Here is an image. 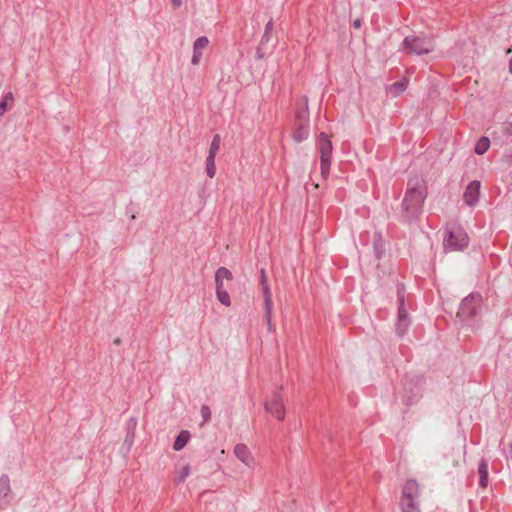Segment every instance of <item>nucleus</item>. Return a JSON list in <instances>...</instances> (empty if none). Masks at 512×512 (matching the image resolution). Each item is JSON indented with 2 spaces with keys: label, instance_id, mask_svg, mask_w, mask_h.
Here are the masks:
<instances>
[{
  "label": "nucleus",
  "instance_id": "nucleus-1",
  "mask_svg": "<svg viewBox=\"0 0 512 512\" xmlns=\"http://www.w3.org/2000/svg\"><path fill=\"white\" fill-rule=\"evenodd\" d=\"M426 197V184L417 178L409 179L397 214L398 222L408 227L417 226L423 214V206Z\"/></svg>",
  "mask_w": 512,
  "mask_h": 512
},
{
  "label": "nucleus",
  "instance_id": "nucleus-2",
  "mask_svg": "<svg viewBox=\"0 0 512 512\" xmlns=\"http://www.w3.org/2000/svg\"><path fill=\"white\" fill-rule=\"evenodd\" d=\"M434 49V37L423 33L406 36L402 42V50L409 55H425L433 52Z\"/></svg>",
  "mask_w": 512,
  "mask_h": 512
},
{
  "label": "nucleus",
  "instance_id": "nucleus-3",
  "mask_svg": "<svg viewBox=\"0 0 512 512\" xmlns=\"http://www.w3.org/2000/svg\"><path fill=\"white\" fill-rule=\"evenodd\" d=\"M482 301V295L478 292L466 296L460 303L457 318L467 325L474 323L480 314Z\"/></svg>",
  "mask_w": 512,
  "mask_h": 512
},
{
  "label": "nucleus",
  "instance_id": "nucleus-4",
  "mask_svg": "<svg viewBox=\"0 0 512 512\" xmlns=\"http://www.w3.org/2000/svg\"><path fill=\"white\" fill-rule=\"evenodd\" d=\"M419 485L415 479L407 480L402 487L400 507L402 512H421Z\"/></svg>",
  "mask_w": 512,
  "mask_h": 512
},
{
  "label": "nucleus",
  "instance_id": "nucleus-5",
  "mask_svg": "<svg viewBox=\"0 0 512 512\" xmlns=\"http://www.w3.org/2000/svg\"><path fill=\"white\" fill-rule=\"evenodd\" d=\"M469 245V237L461 226L446 228L443 246L446 251H462Z\"/></svg>",
  "mask_w": 512,
  "mask_h": 512
},
{
  "label": "nucleus",
  "instance_id": "nucleus-6",
  "mask_svg": "<svg viewBox=\"0 0 512 512\" xmlns=\"http://www.w3.org/2000/svg\"><path fill=\"white\" fill-rule=\"evenodd\" d=\"M406 289L402 283L397 284V320H396V333L398 336L403 337L411 324L408 310L405 304Z\"/></svg>",
  "mask_w": 512,
  "mask_h": 512
},
{
  "label": "nucleus",
  "instance_id": "nucleus-7",
  "mask_svg": "<svg viewBox=\"0 0 512 512\" xmlns=\"http://www.w3.org/2000/svg\"><path fill=\"white\" fill-rule=\"evenodd\" d=\"M317 147L320 152V171L324 180H327L330 174L333 146L329 136L321 132L317 139Z\"/></svg>",
  "mask_w": 512,
  "mask_h": 512
},
{
  "label": "nucleus",
  "instance_id": "nucleus-8",
  "mask_svg": "<svg viewBox=\"0 0 512 512\" xmlns=\"http://www.w3.org/2000/svg\"><path fill=\"white\" fill-rule=\"evenodd\" d=\"M260 286L263 293L264 298V318L268 327V330L271 332L274 330L271 318H272V308H273V302H272V295L270 291V287L267 280L266 271L264 268L260 270Z\"/></svg>",
  "mask_w": 512,
  "mask_h": 512
},
{
  "label": "nucleus",
  "instance_id": "nucleus-9",
  "mask_svg": "<svg viewBox=\"0 0 512 512\" xmlns=\"http://www.w3.org/2000/svg\"><path fill=\"white\" fill-rule=\"evenodd\" d=\"M265 410L267 413L272 414L278 420L284 419L285 407L283 404L282 395L279 391H274L271 398L265 402Z\"/></svg>",
  "mask_w": 512,
  "mask_h": 512
},
{
  "label": "nucleus",
  "instance_id": "nucleus-10",
  "mask_svg": "<svg viewBox=\"0 0 512 512\" xmlns=\"http://www.w3.org/2000/svg\"><path fill=\"white\" fill-rule=\"evenodd\" d=\"M309 136V119L306 111L296 114V128L293 132V140L300 143Z\"/></svg>",
  "mask_w": 512,
  "mask_h": 512
},
{
  "label": "nucleus",
  "instance_id": "nucleus-11",
  "mask_svg": "<svg viewBox=\"0 0 512 512\" xmlns=\"http://www.w3.org/2000/svg\"><path fill=\"white\" fill-rule=\"evenodd\" d=\"M481 183L478 180L471 181L465 188L463 193V201L469 206L473 207L479 202Z\"/></svg>",
  "mask_w": 512,
  "mask_h": 512
},
{
  "label": "nucleus",
  "instance_id": "nucleus-12",
  "mask_svg": "<svg viewBox=\"0 0 512 512\" xmlns=\"http://www.w3.org/2000/svg\"><path fill=\"white\" fill-rule=\"evenodd\" d=\"M137 426V420L134 417H131L126 422V435L124 442L121 446V451L125 454H128L133 446L135 439V431Z\"/></svg>",
  "mask_w": 512,
  "mask_h": 512
},
{
  "label": "nucleus",
  "instance_id": "nucleus-13",
  "mask_svg": "<svg viewBox=\"0 0 512 512\" xmlns=\"http://www.w3.org/2000/svg\"><path fill=\"white\" fill-rule=\"evenodd\" d=\"M417 381L415 384L407 383L404 385V394L402 396V401L405 405L410 406L416 403L421 397V388L418 385Z\"/></svg>",
  "mask_w": 512,
  "mask_h": 512
},
{
  "label": "nucleus",
  "instance_id": "nucleus-14",
  "mask_svg": "<svg viewBox=\"0 0 512 512\" xmlns=\"http://www.w3.org/2000/svg\"><path fill=\"white\" fill-rule=\"evenodd\" d=\"M13 499L12 490L10 487V479L7 474L0 477V506H8Z\"/></svg>",
  "mask_w": 512,
  "mask_h": 512
},
{
  "label": "nucleus",
  "instance_id": "nucleus-15",
  "mask_svg": "<svg viewBox=\"0 0 512 512\" xmlns=\"http://www.w3.org/2000/svg\"><path fill=\"white\" fill-rule=\"evenodd\" d=\"M209 40L206 36L198 37L193 43V55L191 63L193 65L199 64L202 58V51L207 47Z\"/></svg>",
  "mask_w": 512,
  "mask_h": 512
},
{
  "label": "nucleus",
  "instance_id": "nucleus-16",
  "mask_svg": "<svg viewBox=\"0 0 512 512\" xmlns=\"http://www.w3.org/2000/svg\"><path fill=\"white\" fill-rule=\"evenodd\" d=\"M478 474H479V486L481 488H486L489 480V472H488V461L485 458H481L478 465Z\"/></svg>",
  "mask_w": 512,
  "mask_h": 512
},
{
  "label": "nucleus",
  "instance_id": "nucleus-17",
  "mask_svg": "<svg viewBox=\"0 0 512 512\" xmlns=\"http://www.w3.org/2000/svg\"><path fill=\"white\" fill-rule=\"evenodd\" d=\"M234 454L241 462L247 465L249 464V461L252 459L249 448L242 443H239L234 447Z\"/></svg>",
  "mask_w": 512,
  "mask_h": 512
},
{
  "label": "nucleus",
  "instance_id": "nucleus-18",
  "mask_svg": "<svg viewBox=\"0 0 512 512\" xmlns=\"http://www.w3.org/2000/svg\"><path fill=\"white\" fill-rule=\"evenodd\" d=\"M190 437L191 435L189 431L181 430L179 434L176 436V439L173 443V449L175 451L182 450L187 445L188 441L190 440Z\"/></svg>",
  "mask_w": 512,
  "mask_h": 512
},
{
  "label": "nucleus",
  "instance_id": "nucleus-19",
  "mask_svg": "<svg viewBox=\"0 0 512 512\" xmlns=\"http://www.w3.org/2000/svg\"><path fill=\"white\" fill-rule=\"evenodd\" d=\"M490 144H491V142L488 137H486V136L480 137L474 146L475 154H477V155L485 154L487 152V150L489 149Z\"/></svg>",
  "mask_w": 512,
  "mask_h": 512
},
{
  "label": "nucleus",
  "instance_id": "nucleus-20",
  "mask_svg": "<svg viewBox=\"0 0 512 512\" xmlns=\"http://www.w3.org/2000/svg\"><path fill=\"white\" fill-rule=\"evenodd\" d=\"M408 86V80L406 78H403L399 81L394 82L390 86V92L394 96H398L402 92H404L407 89Z\"/></svg>",
  "mask_w": 512,
  "mask_h": 512
},
{
  "label": "nucleus",
  "instance_id": "nucleus-21",
  "mask_svg": "<svg viewBox=\"0 0 512 512\" xmlns=\"http://www.w3.org/2000/svg\"><path fill=\"white\" fill-rule=\"evenodd\" d=\"M14 102L13 94L11 92L3 95L0 100V116L4 115L7 111L8 107H10Z\"/></svg>",
  "mask_w": 512,
  "mask_h": 512
},
{
  "label": "nucleus",
  "instance_id": "nucleus-22",
  "mask_svg": "<svg viewBox=\"0 0 512 512\" xmlns=\"http://www.w3.org/2000/svg\"><path fill=\"white\" fill-rule=\"evenodd\" d=\"M215 157L216 156L208 155L206 158V174L209 178H213L216 174Z\"/></svg>",
  "mask_w": 512,
  "mask_h": 512
},
{
  "label": "nucleus",
  "instance_id": "nucleus-23",
  "mask_svg": "<svg viewBox=\"0 0 512 512\" xmlns=\"http://www.w3.org/2000/svg\"><path fill=\"white\" fill-rule=\"evenodd\" d=\"M273 27H274L273 21L269 20L268 23L265 25L264 34L260 40L261 44H267L270 41Z\"/></svg>",
  "mask_w": 512,
  "mask_h": 512
},
{
  "label": "nucleus",
  "instance_id": "nucleus-24",
  "mask_svg": "<svg viewBox=\"0 0 512 512\" xmlns=\"http://www.w3.org/2000/svg\"><path fill=\"white\" fill-rule=\"evenodd\" d=\"M220 143H221V138L218 134L214 135L213 139H212V142L210 144V147H209V152H208V155L209 156H216L219 149H220Z\"/></svg>",
  "mask_w": 512,
  "mask_h": 512
},
{
  "label": "nucleus",
  "instance_id": "nucleus-25",
  "mask_svg": "<svg viewBox=\"0 0 512 512\" xmlns=\"http://www.w3.org/2000/svg\"><path fill=\"white\" fill-rule=\"evenodd\" d=\"M233 276H232V273L229 269H227L226 267H220L217 269L216 273H215V280H223V279H226V280H232Z\"/></svg>",
  "mask_w": 512,
  "mask_h": 512
},
{
  "label": "nucleus",
  "instance_id": "nucleus-26",
  "mask_svg": "<svg viewBox=\"0 0 512 512\" xmlns=\"http://www.w3.org/2000/svg\"><path fill=\"white\" fill-rule=\"evenodd\" d=\"M374 252L377 259H380L384 254L385 248L382 238L379 236L378 239L373 241Z\"/></svg>",
  "mask_w": 512,
  "mask_h": 512
},
{
  "label": "nucleus",
  "instance_id": "nucleus-27",
  "mask_svg": "<svg viewBox=\"0 0 512 512\" xmlns=\"http://www.w3.org/2000/svg\"><path fill=\"white\" fill-rule=\"evenodd\" d=\"M216 297L218 301L224 306L228 307L231 305V300L228 292L226 290H218L216 291Z\"/></svg>",
  "mask_w": 512,
  "mask_h": 512
},
{
  "label": "nucleus",
  "instance_id": "nucleus-28",
  "mask_svg": "<svg viewBox=\"0 0 512 512\" xmlns=\"http://www.w3.org/2000/svg\"><path fill=\"white\" fill-rule=\"evenodd\" d=\"M501 133L506 137V139L511 142L512 141V121H505L501 126Z\"/></svg>",
  "mask_w": 512,
  "mask_h": 512
},
{
  "label": "nucleus",
  "instance_id": "nucleus-29",
  "mask_svg": "<svg viewBox=\"0 0 512 512\" xmlns=\"http://www.w3.org/2000/svg\"><path fill=\"white\" fill-rule=\"evenodd\" d=\"M191 471L190 465H185L181 471L179 472V475L174 479L176 483H183L185 479L189 476Z\"/></svg>",
  "mask_w": 512,
  "mask_h": 512
},
{
  "label": "nucleus",
  "instance_id": "nucleus-30",
  "mask_svg": "<svg viewBox=\"0 0 512 512\" xmlns=\"http://www.w3.org/2000/svg\"><path fill=\"white\" fill-rule=\"evenodd\" d=\"M266 55H267L266 44L259 43L258 47L256 48L255 58L257 60H262L266 57Z\"/></svg>",
  "mask_w": 512,
  "mask_h": 512
},
{
  "label": "nucleus",
  "instance_id": "nucleus-31",
  "mask_svg": "<svg viewBox=\"0 0 512 512\" xmlns=\"http://www.w3.org/2000/svg\"><path fill=\"white\" fill-rule=\"evenodd\" d=\"M200 412L204 423H207L211 420V410L208 405H202Z\"/></svg>",
  "mask_w": 512,
  "mask_h": 512
},
{
  "label": "nucleus",
  "instance_id": "nucleus-32",
  "mask_svg": "<svg viewBox=\"0 0 512 512\" xmlns=\"http://www.w3.org/2000/svg\"><path fill=\"white\" fill-rule=\"evenodd\" d=\"M503 157L507 162H512V147L504 152Z\"/></svg>",
  "mask_w": 512,
  "mask_h": 512
},
{
  "label": "nucleus",
  "instance_id": "nucleus-33",
  "mask_svg": "<svg viewBox=\"0 0 512 512\" xmlns=\"http://www.w3.org/2000/svg\"><path fill=\"white\" fill-rule=\"evenodd\" d=\"M216 283V291L218 290H226L223 285V280H215Z\"/></svg>",
  "mask_w": 512,
  "mask_h": 512
},
{
  "label": "nucleus",
  "instance_id": "nucleus-34",
  "mask_svg": "<svg viewBox=\"0 0 512 512\" xmlns=\"http://www.w3.org/2000/svg\"><path fill=\"white\" fill-rule=\"evenodd\" d=\"M362 25V21L361 19H355L353 22H352V27L355 28V29H359Z\"/></svg>",
  "mask_w": 512,
  "mask_h": 512
},
{
  "label": "nucleus",
  "instance_id": "nucleus-35",
  "mask_svg": "<svg viewBox=\"0 0 512 512\" xmlns=\"http://www.w3.org/2000/svg\"><path fill=\"white\" fill-rule=\"evenodd\" d=\"M174 8H179L182 5V0H171Z\"/></svg>",
  "mask_w": 512,
  "mask_h": 512
},
{
  "label": "nucleus",
  "instance_id": "nucleus-36",
  "mask_svg": "<svg viewBox=\"0 0 512 512\" xmlns=\"http://www.w3.org/2000/svg\"><path fill=\"white\" fill-rule=\"evenodd\" d=\"M120 343H121V339H120V338H116V339L114 340V344H116V345H120Z\"/></svg>",
  "mask_w": 512,
  "mask_h": 512
},
{
  "label": "nucleus",
  "instance_id": "nucleus-37",
  "mask_svg": "<svg viewBox=\"0 0 512 512\" xmlns=\"http://www.w3.org/2000/svg\"><path fill=\"white\" fill-rule=\"evenodd\" d=\"M509 71L512 73V58L509 61Z\"/></svg>",
  "mask_w": 512,
  "mask_h": 512
},
{
  "label": "nucleus",
  "instance_id": "nucleus-38",
  "mask_svg": "<svg viewBox=\"0 0 512 512\" xmlns=\"http://www.w3.org/2000/svg\"><path fill=\"white\" fill-rule=\"evenodd\" d=\"M509 454H510V456L512 457V442H511V445H510V447H509Z\"/></svg>",
  "mask_w": 512,
  "mask_h": 512
}]
</instances>
